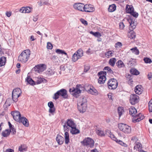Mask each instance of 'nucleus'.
<instances>
[{
  "mask_svg": "<svg viewBox=\"0 0 152 152\" xmlns=\"http://www.w3.org/2000/svg\"><path fill=\"white\" fill-rule=\"evenodd\" d=\"M128 21L130 23L129 29L130 31L128 33V36L130 39H133L136 37L135 33L133 31L136 26L137 23L135 21V19L129 18L127 19Z\"/></svg>",
  "mask_w": 152,
  "mask_h": 152,
  "instance_id": "nucleus-1",
  "label": "nucleus"
},
{
  "mask_svg": "<svg viewBox=\"0 0 152 152\" xmlns=\"http://www.w3.org/2000/svg\"><path fill=\"white\" fill-rule=\"evenodd\" d=\"M87 101L86 98L82 96L78 100L77 107L80 112H85L87 109Z\"/></svg>",
  "mask_w": 152,
  "mask_h": 152,
  "instance_id": "nucleus-2",
  "label": "nucleus"
},
{
  "mask_svg": "<svg viewBox=\"0 0 152 152\" xmlns=\"http://www.w3.org/2000/svg\"><path fill=\"white\" fill-rule=\"evenodd\" d=\"M31 54V52L29 49L24 50L19 55L18 60L22 63H26L28 60Z\"/></svg>",
  "mask_w": 152,
  "mask_h": 152,
  "instance_id": "nucleus-3",
  "label": "nucleus"
},
{
  "mask_svg": "<svg viewBox=\"0 0 152 152\" xmlns=\"http://www.w3.org/2000/svg\"><path fill=\"white\" fill-rule=\"evenodd\" d=\"M84 87L80 85H77L76 88H70L69 91L75 97L77 98L79 96V94L81 91L83 90Z\"/></svg>",
  "mask_w": 152,
  "mask_h": 152,
  "instance_id": "nucleus-4",
  "label": "nucleus"
},
{
  "mask_svg": "<svg viewBox=\"0 0 152 152\" xmlns=\"http://www.w3.org/2000/svg\"><path fill=\"white\" fill-rule=\"evenodd\" d=\"M75 126L76 125L73 121L68 119L64 125H63L64 131H68L70 129V128L71 129Z\"/></svg>",
  "mask_w": 152,
  "mask_h": 152,
  "instance_id": "nucleus-5",
  "label": "nucleus"
},
{
  "mask_svg": "<svg viewBox=\"0 0 152 152\" xmlns=\"http://www.w3.org/2000/svg\"><path fill=\"white\" fill-rule=\"evenodd\" d=\"M22 91L19 88H16L14 89L12 93V98L15 102L18 101V98L21 95Z\"/></svg>",
  "mask_w": 152,
  "mask_h": 152,
  "instance_id": "nucleus-6",
  "label": "nucleus"
},
{
  "mask_svg": "<svg viewBox=\"0 0 152 152\" xmlns=\"http://www.w3.org/2000/svg\"><path fill=\"white\" fill-rule=\"evenodd\" d=\"M119 129L124 133L129 134L131 132V127L123 123H120L118 125Z\"/></svg>",
  "mask_w": 152,
  "mask_h": 152,
  "instance_id": "nucleus-7",
  "label": "nucleus"
},
{
  "mask_svg": "<svg viewBox=\"0 0 152 152\" xmlns=\"http://www.w3.org/2000/svg\"><path fill=\"white\" fill-rule=\"evenodd\" d=\"M59 95L61 96L64 98H67L68 95L67 91L65 89H61L55 94L53 98L56 100L59 98Z\"/></svg>",
  "mask_w": 152,
  "mask_h": 152,
  "instance_id": "nucleus-8",
  "label": "nucleus"
},
{
  "mask_svg": "<svg viewBox=\"0 0 152 152\" xmlns=\"http://www.w3.org/2000/svg\"><path fill=\"white\" fill-rule=\"evenodd\" d=\"M81 143L83 145L89 147L90 148L93 147L94 145V140L89 137L85 138L83 141L81 142Z\"/></svg>",
  "mask_w": 152,
  "mask_h": 152,
  "instance_id": "nucleus-9",
  "label": "nucleus"
},
{
  "mask_svg": "<svg viewBox=\"0 0 152 152\" xmlns=\"http://www.w3.org/2000/svg\"><path fill=\"white\" fill-rule=\"evenodd\" d=\"M107 85L110 89H115L117 88L118 83L115 79L113 78L109 80L107 83Z\"/></svg>",
  "mask_w": 152,
  "mask_h": 152,
  "instance_id": "nucleus-10",
  "label": "nucleus"
},
{
  "mask_svg": "<svg viewBox=\"0 0 152 152\" xmlns=\"http://www.w3.org/2000/svg\"><path fill=\"white\" fill-rule=\"evenodd\" d=\"M106 72L101 71L98 73L99 77L98 79V83L101 84H104L106 80Z\"/></svg>",
  "mask_w": 152,
  "mask_h": 152,
  "instance_id": "nucleus-11",
  "label": "nucleus"
},
{
  "mask_svg": "<svg viewBox=\"0 0 152 152\" xmlns=\"http://www.w3.org/2000/svg\"><path fill=\"white\" fill-rule=\"evenodd\" d=\"M46 68V66L44 64H40L36 66L34 69L35 71L37 73H40L45 70Z\"/></svg>",
  "mask_w": 152,
  "mask_h": 152,
  "instance_id": "nucleus-12",
  "label": "nucleus"
},
{
  "mask_svg": "<svg viewBox=\"0 0 152 152\" xmlns=\"http://www.w3.org/2000/svg\"><path fill=\"white\" fill-rule=\"evenodd\" d=\"M139 98L138 96L135 94H131L130 97L129 102L132 105H134L138 103Z\"/></svg>",
  "mask_w": 152,
  "mask_h": 152,
  "instance_id": "nucleus-13",
  "label": "nucleus"
},
{
  "mask_svg": "<svg viewBox=\"0 0 152 152\" xmlns=\"http://www.w3.org/2000/svg\"><path fill=\"white\" fill-rule=\"evenodd\" d=\"M11 114L15 121H19L20 118L21 116L20 113L19 111H12L11 112Z\"/></svg>",
  "mask_w": 152,
  "mask_h": 152,
  "instance_id": "nucleus-14",
  "label": "nucleus"
},
{
  "mask_svg": "<svg viewBox=\"0 0 152 152\" xmlns=\"http://www.w3.org/2000/svg\"><path fill=\"white\" fill-rule=\"evenodd\" d=\"M17 122L22 123L26 126L28 127L29 126L28 121L25 117H21L19 121Z\"/></svg>",
  "mask_w": 152,
  "mask_h": 152,
  "instance_id": "nucleus-15",
  "label": "nucleus"
},
{
  "mask_svg": "<svg viewBox=\"0 0 152 152\" xmlns=\"http://www.w3.org/2000/svg\"><path fill=\"white\" fill-rule=\"evenodd\" d=\"M48 105L50 107L49 112L53 115V113L55 111V108L53 102H49L48 103Z\"/></svg>",
  "mask_w": 152,
  "mask_h": 152,
  "instance_id": "nucleus-16",
  "label": "nucleus"
},
{
  "mask_svg": "<svg viewBox=\"0 0 152 152\" xmlns=\"http://www.w3.org/2000/svg\"><path fill=\"white\" fill-rule=\"evenodd\" d=\"M73 7L75 10H84V4L81 3H76L74 4Z\"/></svg>",
  "mask_w": 152,
  "mask_h": 152,
  "instance_id": "nucleus-17",
  "label": "nucleus"
},
{
  "mask_svg": "<svg viewBox=\"0 0 152 152\" xmlns=\"http://www.w3.org/2000/svg\"><path fill=\"white\" fill-rule=\"evenodd\" d=\"M71 133L72 134H76L80 133V131L76 128V126L71 128L70 129Z\"/></svg>",
  "mask_w": 152,
  "mask_h": 152,
  "instance_id": "nucleus-18",
  "label": "nucleus"
},
{
  "mask_svg": "<svg viewBox=\"0 0 152 152\" xmlns=\"http://www.w3.org/2000/svg\"><path fill=\"white\" fill-rule=\"evenodd\" d=\"M88 92L93 95H96L98 94V92L97 90L93 86L91 87L88 90Z\"/></svg>",
  "mask_w": 152,
  "mask_h": 152,
  "instance_id": "nucleus-19",
  "label": "nucleus"
},
{
  "mask_svg": "<svg viewBox=\"0 0 152 152\" xmlns=\"http://www.w3.org/2000/svg\"><path fill=\"white\" fill-rule=\"evenodd\" d=\"M127 13H129L134 17L137 18L138 16V14L137 12L134 11V10H126Z\"/></svg>",
  "mask_w": 152,
  "mask_h": 152,
  "instance_id": "nucleus-20",
  "label": "nucleus"
},
{
  "mask_svg": "<svg viewBox=\"0 0 152 152\" xmlns=\"http://www.w3.org/2000/svg\"><path fill=\"white\" fill-rule=\"evenodd\" d=\"M56 140L59 144L61 145L64 142V138L61 136L58 135L56 137Z\"/></svg>",
  "mask_w": 152,
  "mask_h": 152,
  "instance_id": "nucleus-21",
  "label": "nucleus"
},
{
  "mask_svg": "<svg viewBox=\"0 0 152 152\" xmlns=\"http://www.w3.org/2000/svg\"><path fill=\"white\" fill-rule=\"evenodd\" d=\"M135 145L134 147V150H136V151H140L141 150L142 148V146L141 144L138 142H136L135 143Z\"/></svg>",
  "mask_w": 152,
  "mask_h": 152,
  "instance_id": "nucleus-22",
  "label": "nucleus"
},
{
  "mask_svg": "<svg viewBox=\"0 0 152 152\" xmlns=\"http://www.w3.org/2000/svg\"><path fill=\"white\" fill-rule=\"evenodd\" d=\"M137 113V110L134 107H132L129 109V113L132 116H134Z\"/></svg>",
  "mask_w": 152,
  "mask_h": 152,
  "instance_id": "nucleus-23",
  "label": "nucleus"
},
{
  "mask_svg": "<svg viewBox=\"0 0 152 152\" xmlns=\"http://www.w3.org/2000/svg\"><path fill=\"white\" fill-rule=\"evenodd\" d=\"M26 81L28 84L31 85H33L35 84V82L29 76H28L26 78Z\"/></svg>",
  "mask_w": 152,
  "mask_h": 152,
  "instance_id": "nucleus-24",
  "label": "nucleus"
},
{
  "mask_svg": "<svg viewBox=\"0 0 152 152\" xmlns=\"http://www.w3.org/2000/svg\"><path fill=\"white\" fill-rule=\"evenodd\" d=\"M66 131H65L64 138L65 139V143L68 144L69 142V133Z\"/></svg>",
  "mask_w": 152,
  "mask_h": 152,
  "instance_id": "nucleus-25",
  "label": "nucleus"
},
{
  "mask_svg": "<svg viewBox=\"0 0 152 152\" xmlns=\"http://www.w3.org/2000/svg\"><path fill=\"white\" fill-rule=\"evenodd\" d=\"M6 61V57L2 56L0 58V66H2L4 65L5 64Z\"/></svg>",
  "mask_w": 152,
  "mask_h": 152,
  "instance_id": "nucleus-26",
  "label": "nucleus"
},
{
  "mask_svg": "<svg viewBox=\"0 0 152 152\" xmlns=\"http://www.w3.org/2000/svg\"><path fill=\"white\" fill-rule=\"evenodd\" d=\"M56 52L58 54H64L66 56L67 58H68V55L64 50L58 49L56 50Z\"/></svg>",
  "mask_w": 152,
  "mask_h": 152,
  "instance_id": "nucleus-27",
  "label": "nucleus"
},
{
  "mask_svg": "<svg viewBox=\"0 0 152 152\" xmlns=\"http://www.w3.org/2000/svg\"><path fill=\"white\" fill-rule=\"evenodd\" d=\"M137 118V119H136V121L139 122L144 118V116L142 115L141 113H139L135 116V118Z\"/></svg>",
  "mask_w": 152,
  "mask_h": 152,
  "instance_id": "nucleus-28",
  "label": "nucleus"
},
{
  "mask_svg": "<svg viewBox=\"0 0 152 152\" xmlns=\"http://www.w3.org/2000/svg\"><path fill=\"white\" fill-rule=\"evenodd\" d=\"M141 87V86L139 85L136 86L134 89V91L136 94H141L142 90Z\"/></svg>",
  "mask_w": 152,
  "mask_h": 152,
  "instance_id": "nucleus-29",
  "label": "nucleus"
},
{
  "mask_svg": "<svg viewBox=\"0 0 152 152\" xmlns=\"http://www.w3.org/2000/svg\"><path fill=\"white\" fill-rule=\"evenodd\" d=\"M80 58L81 57L78 56V55L75 53L73 54L72 57V60L73 61L75 62Z\"/></svg>",
  "mask_w": 152,
  "mask_h": 152,
  "instance_id": "nucleus-30",
  "label": "nucleus"
},
{
  "mask_svg": "<svg viewBox=\"0 0 152 152\" xmlns=\"http://www.w3.org/2000/svg\"><path fill=\"white\" fill-rule=\"evenodd\" d=\"M36 83L37 84L41 83L44 80L46 81L44 78H42L40 77H38L36 78Z\"/></svg>",
  "mask_w": 152,
  "mask_h": 152,
  "instance_id": "nucleus-31",
  "label": "nucleus"
},
{
  "mask_svg": "<svg viewBox=\"0 0 152 152\" xmlns=\"http://www.w3.org/2000/svg\"><path fill=\"white\" fill-rule=\"evenodd\" d=\"M116 65L119 68L124 67L125 65L124 63L121 60H118L116 63Z\"/></svg>",
  "mask_w": 152,
  "mask_h": 152,
  "instance_id": "nucleus-32",
  "label": "nucleus"
},
{
  "mask_svg": "<svg viewBox=\"0 0 152 152\" xmlns=\"http://www.w3.org/2000/svg\"><path fill=\"white\" fill-rule=\"evenodd\" d=\"M116 61V60L115 58H113L110 59L109 62V63L110 65L112 66H114L115 64Z\"/></svg>",
  "mask_w": 152,
  "mask_h": 152,
  "instance_id": "nucleus-33",
  "label": "nucleus"
},
{
  "mask_svg": "<svg viewBox=\"0 0 152 152\" xmlns=\"http://www.w3.org/2000/svg\"><path fill=\"white\" fill-rule=\"evenodd\" d=\"M130 72L131 74L135 75H137L140 73L139 72L135 69H132L130 70Z\"/></svg>",
  "mask_w": 152,
  "mask_h": 152,
  "instance_id": "nucleus-34",
  "label": "nucleus"
},
{
  "mask_svg": "<svg viewBox=\"0 0 152 152\" xmlns=\"http://www.w3.org/2000/svg\"><path fill=\"white\" fill-rule=\"evenodd\" d=\"M130 50L132 51V52L135 54L138 55L139 53V51L136 47L131 48L130 49Z\"/></svg>",
  "mask_w": 152,
  "mask_h": 152,
  "instance_id": "nucleus-35",
  "label": "nucleus"
},
{
  "mask_svg": "<svg viewBox=\"0 0 152 152\" xmlns=\"http://www.w3.org/2000/svg\"><path fill=\"white\" fill-rule=\"evenodd\" d=\"M75 53L78 55L80 57H82L83 56V52L82 49L80 48L77 50Z\"/></svg>",
  "mask_w": 152,
  "mask_h": 152,
  "instance_id": "nucleus-36",
  "label": "nucleus"
},
{
  "mask_svg": "<svg viewBox=\"0 0 152 152\" xmlns=\"http://www.w3.org/2000/svg\"><path fill=\"white\" fill-rule=\"evenodd\" d=\"M90 33L97 37H99L102 36L101 34L98 32H94L92 31H91Z\"/></svg>",
  "mask_w": 152,
  "mask_h": 152,
  "instance_id": "nucleus-37",
  "label": "nucleus"
},
{
  "mask_svg": "<svg viewBox=\"0 0 152 152\" xmlns=\"http://www.w3.org/2000/svg\"><path fill=\"white\" fill-rule=\"evenodd\" d=\"M10 134V132L9 129H6L2 133V135L4 137H7Z\"/></svg>",
  "mask_w": 152,
  "mask_h": 152,
  "instance_id": "nucleus-38",
  "label": "nucleus"
},
{
  "mask_svg": "<svg viewBox=\"0 0 152 152\" xmlns=\"http://www.w3.org/2000/svg\"><path fill=\"white\" fill-rule=\"evenodd\" d=\"M113 54L112 51L109 50L105 53V55L106 57L108 58L112 56Z\"/></svg>",
  "mask_w": 152,
  "mask_h": 152,
  "instance_id": "nucleus-39",
  "label": "nucleus"
},
{
  "mask_svg": "<svg viewBox=\"0 0 152 152\" xmlns=\"http://www.w3.org/2000/svg\"><path fill=\"white\" fill-rule=\"evenodd\" d=\"M133 76L132 75H128L126 76L127 79L129 80L128 82L129 84H131L132 82V78Z\"/></svg>",
  "mask_w": 152,
  "mask_h": 152,
  "instance_id": "nucleus-40",
  "label": "nucleus"
},
{
  "mask_svg": "<svg viewBox=\"0 0 152 152\" xmlns=\"http://www.w3.org/2000/svg\"><path fill=\"white\" fill-rule=\"evenodd\" d=\"M96 133L98 135L102 136L104 135V132L100 129H98L96 131Z\"/></svg>",
  "mask_w": 152,
  "mask_h": 152,
  "instance_id": "nucleus-41",
  "label": "nucleus"
},
{
  "mask_svg": "<svg viewBox=\"0 0 152 152\" xmlns=\"http://www.w3.org/2000/svg\"><path fill=\"white\" fill-rule=\"evenodd\" d=\"M116 142L122 146H124V147H127V145L124 142H123L121 141L120 140H117L116 141Z\"/></svg>",
  "mask_w": 152,
  "mask_h": 152,
  "instance_id": "nucleus-42",
  "label": "nucleus"
},
{
  "mask_svg": "<svg viewBox=\"0 0 152 152\" xmlns=\"http://www.w3.org/2000/svg\"><path fill=\"white\" fill-rule=\"evenodd\" d=\"M85 7H84V10L87 9H91L92 10L94 9V6L91 4H86L84 5Z\"/></svg>",
  "mask_w": 152,
  "mask_h": 152,
  "instance_id": "nucleus-43",
  "label": "nucleus"
},
{
  "mask_svg": "<svg viewBox=\"0 0 152 152\" xmlns=\"http://www.w3.org/2000/svg\"><path fill=\"white\" fill-rule=\"evenodd\" d=\"M118 111L119 116V117H121V116L122 115L123 112H124V110L122 107H118Z\"/></svg>",
  "mask_w": 152,
  "mask_h": 152,
  "instance_id": "nucleus-44",
  "label": "nucleus"
},
{
  "mask_svg": "<svg viewBox=\"0 0 152 152\" xmlns=\"http://www.w3.org/2000/svg\"><path fill=\"white\" fill-rule=\"evenodd\" d=\"M104 70H107V72L109 73H113V72L111 68L108 66L105 67L104 69Z\"/></svg>",
  "mask_w": 152,
  "mask_h": 152,
  "instance_id": "nucleus-45",
  "label": "nucleus"
},
{
  "mask_svg": "<svg viewBox=\"0 0 152 152\" xmlns=\"http://www.w3.org/2000/svg\"><path fill=\"white\" fill-rule=\"evenodd\" d=\"M143 60L146 63L151 64L152 62V61L151 59L149 58L146 57Z\"/></svg>",
  "mask_w": 152,
  "mask_h": 152,
  "instance_id": "nucleus-46",
  "label": "nucleus"
},
{
  "mask_svg": "<svg viewBox=\"0 0 152 152\" xmlns=\"http://www.w3.org/2000/svg\"><path fill=\"white\" fill-rule=\"evenodd\" d=\"M116 6L115 4L110 5L108 7V10H116Z\"/></svg>",
  "mask_w": 152,
  "mask_h": 152,
  "instance_id": "nucleus-47",
  "label": "nucleus"
},
{
  "mask_svg": "<svg viewBox=\"0 0 152 152\" xmlns=\"http://www.w3.org/2000/svg\"><path fill=\"white\" fill-rule=\"evenodd\" d=\"M53 45L50 42H48L47 43V47L48 49H52L53 48Z\"/></svg>",
  "mask_w": 152,
  "mask_h": 152,
  "instance_id": "nucleus-48",
  "label": "nucleus"
},
{
  "mask_svg": "<svg viewBox=\"0 0 152 152\" xmlns=\"http://www.w3.org/2000/svg\"><path fill=\"white\" fill-rule=\"evenodd\" d=\"M80 20L81 22L83 24L87 26L88 25V23L87 21L85 20L83 18H81L80 19Z\"/></svg>",
  "mask_w": 152,
  "mask_h": 152,
  "instance_id": "nucleus-49",
  "label": "nucleus"
},
{
  "mask_svg": "<svg viewBox=\"0 0 152 152\" xmlns=\"http://www.w3.org/2000/svg\"><path fill=\"white\" fill-rule=\"evenodd\" d=\"M18 150L20 151L23 152V151H26V149L22 145L19 147Z\"/></svg>",
  "mask_w": 152,
  "mask_h": 152,
  "instance_id": "nucleus-50",
  "label": "nucleus"
},
{
  "mask_svg": "<svg viewBox=\"0 0 152 152\" xmlns=\"http://www.w3.org/2000/svg\"><path fill=\"white\" fill-rule=\"evenodd\" d=\"M125 10H134L133 7L132 5H126Z\"/></svg>",
  "mask_w": 152,
  "mask_h": 152,
  "instance_id": "nucleus-51",
  "label": "nucleus"
},
{
  "mask_svg": "<svg viewBox=\"0 0 152 152\" xmlns=\"http://www.w3.org/2000/svg\"><path fill=\"white\" fill-rule=\"evenodd\" d=\"M119 28L121 29H123L124 27L125 26L123 22H121L119 24Z\"/></svg>",
  "mask_w": 152,
  "mask_h": 152,
  "instance_id": "nucleus-52",
  "label": "nucleus"
},
{
  "mask_svg": "<svg viewBox=\"0 0 152 152\" xmlns=\"http://www.w3.org/2000/svg\"><path fill=\"white\" fill-rule=\"evenodd\" d=\"M20 12L23 13H29L31 12L30 10H19Z\"/></svg>",
  "mask_w": 152,
  "mask_h": 152,
  "instance_id": "nucleus-53",
  "label": "nucleus"
},
{
  "mask_svg": "<svg viewBox=\"0 0 152 152\" xmlns=\"http://www.w3.org/2000/svg\"><path fill=\"white\" fill-rule=\"evenodd\" d=\"M90 69V66H85L84 71L87 72Z\"/></svg>",
  "mask_w": 152,
  "mask_h": 152,
  "instance_id": "nucleus-54",
  "label": "nucleus"
},
{
  "mask_svg": "<svg viewBox=\"0 0 152 152\" xmlns=\"http://www.w3.org/2000/svg\"><path fill=\"white\" fill-rule=\"evenodd\" d=\"M138 139L136 137H133L132 138L131 140L134 142H137Z\"/></svg>",
  "mask_w": 152,
  "mask_h": 152,
  "instance_id": "nucleus-55",
  "label": "nucleus"
},
{
  "mask_svg": "<svg viewBox=\"0 0 152 152\" xmlns=\"http://www.w3.org/2000/svg\"><path fill=\"white\" fill-rule=\"evenodd\" d=\"M44 2L43 0L37 2L38 5L39 6H41L42 5L44 4Z\"/></svg>",
  "mask_w": 152,
  "mask_h": 152,
  "instance_id": "nucleus-56",
  "label": "nucleus"
},
{
  "mask_svg": "<svg viewBox=\"0 0 152 152\" xmlns=\"http://www.w3.org/2000/svg\"><path fill=\"white\" fill-rule=\"evenodd\" d=\"M9 131L10 132V131L11 132H12L13 134H15L16 132L15 129L13 127L10 129V130Z\"/></svg>",
  "mask_w": 152,
  "mask_h": 152,
  "instance_id": "nucleus-57",
  "label": "nucleus"
},
{
  "mask_svg": "<svg viewBox=\"0 0 152 152\" xmlns=\"http://www.w3.org/2000/svg\"><path fill=\"white\" fill-rule=\"evenodd\" d=\"M28 9H31L32 8L30 7H21L20 10H28Z\"/></svg>",
  "mask_w": 152,
  "mask_h": 152,
  "instance_id": "nucleus-58",
  "label": "nucleus"
},
{
  "mask_svg": "<svg viewBox=\"0 0 152 152\" xmlns=\"http://www.w3.org/2000/svg\"><path fill=\"white\" fill-rule=\"evenodd\" d=\"M122 45L121 43L120 42H118L115 44V47H117L118 46L120 47Z\"/></svg>",
  "mask_w": 152,
  "mask_h": 152,
  "instance_id": "nucleus-59",
  "label": "nucleus"
},
{
  "mask_svg": "<svg viewBox=\"0 0 152 152\" xmlns=\"http://www.w3.org/2000/svg\"><path fill=\"white\" fill-rule=\"evenodd\" d=\"M12 12L11 11H7L6 12V15L8 17H10L11 15Z\"/></svg>",
  "mask_w": 152,
  "mask_h": 152,
  "instance_id": "nucleus-60",
  "label": "nucleus"
},
{
  "mask_svg": "<svg viewBox=\"0 0 152 152\" xmlns=\"http://www.w3.org/2000/svg\"><path fill=\"white\" fill-rule=\"evenodd\" d=\"M110 137L113 140L116 141L117 139L113 135H111Z\"/></svg>",
  "mask_w": 152,
  "mask_h": 152,
  "instance_id": "nucleus-61",
  "label": "nucleus"
},
{
  "mask_svg": "<svg viewBox=\"0 0 152 152\" xmlns=\"http://www.w3.org/2000/svg\"><path fill=\"white\" fill-rule=\"evenodd\" d=\"M148 79L151 80L152 77V73H149L148 74Z\"/></svg>",
  "mask_w": 152,
  "mask_h": 152,
  "instance_id": "nucleus-62",
  "label": "nucleus"
},
{
  "mask_svg": "<svg viewBox=\"0 0 152 152\" xmlns=\"http://www.w3.org/2000/svg\"><path fill=\"white\" fill-rule=\"evenodd\" d=\"M5 152H14V150L11 149H8L6 150Z\"/></svg>",
  "mask_w": 152,
  "mask_h": 152,
  "instance_id": "nucleus-63",
  "label": "nucleus"
},
{
  "mask_svg": "<svg viewBox=\"0 0 152 152\" xmlns=\"http://www.w3.org/2000/svg\"><path fill=\"white\" fill-rule=\"evenodd\" d=\"M56 56L55 55H52L51 56V59L52 60H55L56 59Z\"/></svg>",
  "mask_w": 152,
  "mask_h": 152,
  "instance_id": "nucleus-64",
  "label": "nucleus"
}]
</instances>
